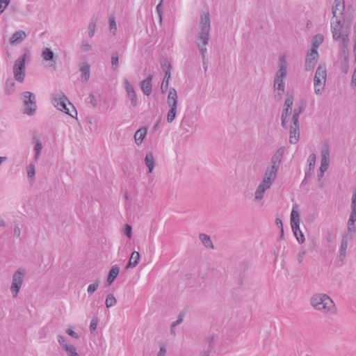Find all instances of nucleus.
<instances>
[{
    "instance_id": "nucleus-1",
    "label": "nucleus",
    "mask_w": 356,
    "mask_h": 356,
    "mask_svg": "<svg viewBox=\"0 0 356 356\" xmlns=\"http://www.w3.org/2000/svg\"><path fill=\"white\" fill-rule=\"evenodd\" d=\"M345 10L344 0H334L332 6V17L331 19V32L332 38L339 42L344 54L348 52V45L350 43V22L342 20L341 17Z\"/></svg>"
},
{
    "instance_id": "nucleus-2",
    "label": "nucleus",
    "mask_w": 356,
    "mask_h": 356,
    "mask_svg": "<svg viewBox=\"0 0 356 356\" xmlns=\"http://www.w3.org/2000/svg\"><path fill=\"white\" fill-rule=\"evenodd\" d=\"M211 19L209 12L200 15V31L197 33L195 43L200 50L202 60L206 58L207 45L210 40Z\"/></svg>"
},
{
    "instance_id": "nucleus-3",
    "label": "nucleus",
    "mask_w": 356,
    "mask_h": 356,
    "mask_svg": "<svg viewBox=\"0 0 356 356\" xmlns=\"http://www.w3.org/2000/svg\"><path fill=\"white\" fill-rule=\"evenodd\" d=\"M284 153V147H281L277 149L270 159V165H268L264 172L263 181L266 184L272 186L276 179L279 168L280 167L283 156Z\"/></svg>"
},
{
    "instance_id": "nucleus-4",
    "label": "nucleus",
    "mask_w": 356,
    "mask_h": 356,
    "mask_svg": "<svg viewBox=\"0 0 356 356\" xmlns=\"http://www.w3.org/2000/svg\"><path fill=\"white\" fill-rule=\"evenodd\" d=\"M310 303L316 310L325 315H332L336 313L335 305L327 294H314L310 299Z\"/></svg>"
},
{
    "instance_id": "nucleus-5",
    "label": "nucleus",
    "mask_w": 356,
    "mask_h": 356,
    "mask_svg": "<svg viewBox=\"0 0 356 356\" xmlns=\"http://www.w3.org/2000/svg\"><path fill=\"white\" fill-rule=\"evenodd\" d=\"M30 53L27 51L20 56L15 62L13 65L14 78L19 83H22L25 78L26 60L30 58Z\"/></svg>"
},
{
    "instance_id": "nucleus-6",
    "label": "nucleus",
    "mask_w": 356,
    "mask_h": 356,
    "mask_svg": "<svg viewBox=\"0 0 356 356\" xmlns=\"http://www.w3.org/2000/svg\"><path fill=\"white\" fill-rule=\"evenodd\" d=\"M327 79V70L325 65H319L314 78V92L321 95L324 90Z\"/></svg>"
},
{
    "instance_id": "nucleus-7",
    "label": "nucleus",
    "mask_w": 356,
    "mask_h": 356,
    "mask_svg": "<svg viewBox=\"0 0 356 356\" xmlns=\"http://www.w3.org/2000/svg\"><path fill=\"white\" fill-rule=\"evenodd\" d=\"M300 215L299 213L294 209H292L291 213V229L294 236L299 243L302 244L305 242V236L301 230L300 229Z\"/></svg>"
},
{
    "instance_id": "nucleus-8",
    "label": "nucleus",
    "mask_w": 356,
    "mask_h": 356,
    "mask_svg": "<svg viewBox=\"0 0 356 356\" xmlns=\"http://www.w3.org/2000/svg\"><path fill=\"white\" fill-rule=\"evenodd\" d=\"M22 95L24 105V113L29 115H33L37 108L34 94L31 92L26 91L24 92Z\"/></svg>"
},
{
    "instance_id": "nucleus-9",
    "label": "nucleus",
    "mask_w": 356,
    "mask_h": 356,
    "mask_svg": "<svg viewBox=\"0 0 356 356\" xmlns=\"http://www.w3.org/2000/svg\"><path fill=\"white\" fill-rule=\"evenodd\" d=\"M24 270L19 269L13 275V280L10 286V291L13 297H16L23 284Z\"/></svg>"
},
{
    "instance_id": "nucleus-10",
    "label": "nucleus",
    "mask_w": 356,
    "mask_h": 356,
    "mask_svg": "<svg viewBox=\"0 0 356 356\" xmlns=\"http://www.w3.org/2000/svg\"><path fill=\"white\" fill-rule=\"evenodd\" d=\"M67 103L72 105L67 97L63 92H60L54 98V104L58 110L73 117V115L70 113V110L67 107Z\"/></svg>"
},
{
    "instance_id": "nucleus-11",
    "label": "nucleus",
    "mask_w": 356,
    "mask_h": 356,
    "mask_svg": "<svg viewBox=\"0 0 356 356\" xmlns=\"http://www.w3.org/2000/svg\"><path fill=\"white\" fill-rule=\"evenodd\" d=\"M300 139V122L292 121L289 127V143L296 144Z\"/></svg>"
},
{
    "instance_id": "nucleus-12",
    "label": "nucleus",
    "mask_w": 356,
    "mask_h": 356,
    "mask_svg": "<svg viewBox=\"0 0 356 356\" xmlns=\"http://www.w3.org/2000/svg\"><path fill=\"white\" fill-rule=\"evenodd\" d=\"M124 86L127 92V97L131 101V106L133 107H136L138 104V99L134 88L127 79H124Z\"/></svg>"
},
{
    "instance_id": "nucleus-13",
    "label": "nucleus",
    "mask_w": 356,
    "mask_h": 356,
    "mask_svg": "<svg viewBox=\"0 0 356 356\" xmlns=\"http://www.w3.org/2000/svg\"><path fill=\"white\" fill-rule=\"evenodd\" d=\"M287 61L285 56H281L279 58L278 70L276 72L275 76L278 79H285L287 76Z\"/></svg>"
},
{
    "instance_id": "nucleus-14",
    "label": "nucleus",
    "mask_w": 356,
    "mask_h": 356,
    "mask_svg": "<svg viewBox=\"0 0 356 356\" xmlns=\"http://www.w3.org/2000/svg\"><path fill=\"white\" fill-rule=\"evenodd\" d=\"M153 79V76L152 74L149 75L145 80L142 81L140 83V87L144 95L149 96L152 90V81Z\"/></svg>"
},
{
    "instance_id": "nucleus-15",
    "label": "nucleus",
    "mask_w": 356,
    "mask_h": 356,
    "mask_svg": "<svg viewBox=\"0 0 356 356\" xmlns=\"http://www.w3.org/2000/svg\"><path fill=\"white\" fill-rule=\"evenodd\" d=\"M27 35L24 31H18L15 32L10 38V44H18L22 42Z\"/></svg>"
},
{
    "instance_id": "nucleus-16",
    "label": "nucleus",
    "mask_w": 356,
    "mask_h": 356,
    "mask_svg": "<svg viewBox=\"0 0 356 356\" xmlns=\"http://www.w3.org/2000/svg\"><path fill=\"white\" fill-rule=\"evenodd\" d=\"M271 185L270 184H264V181H261V182L259 184V185L257 186L256 191H255V196H254V200L255 201H259L263 199L264 194L265 193L266 191L268 188H270Z\"/></svg>"
},
{
    "instance_id": "nucleus-17",
    "label": "nucleus",
    "mask_w": 356,
    "mask_h": 356,
    "mask_svg": "<svg viewBox=\"0 0 356 356\" xmlns=\"http://www.w3.org/2000/svg\"><path fill=\"white\" fill-rule=\"evenodd\" d=\"M147 133V127H141L138 129L134 134V140L136 145H139L142 144L144 138H145Z\"/></svg>"
},
{
    "instance_id": "nucleus-18",
    "label": "nucleus",
    "mask_w": 356,
    "mask_h": 356,
    "mask_svg": "<svg viewBox=\"0 0 356 356\" xmlns=\"http://www.w3.org/2000/svg\"><path fill=\"white\" fill-rule=\"evenodd\" d=\"M54 56L55 55H54V53L53 52V51H51L48 47L44 48L42 51V57L46 61H53L54 63H56V60H54ZM50 67H53L54 69L56 68L55 64H51Z\"/></svg>"
},
{
    "instance_id": "nucleus-19",
    "label": "nucleus",
    "mask_w": 356,
    "mask_h": 356,
    "mask_svg": "<svg viewBox=\"0 0 356 356\" xmlns=\"http://www.w3.org/2000/svg\"><path fill=\"white\" fill-rule=\"evenodd\" d=\"M306 108V103L302 102L299 105H298L293 110V115L291 120L292 121H299L300 115Z\"/></svg>"
},
{
    "instance_id": "nucleus-20",
    "label": "nucleus",
    "mask_w": 356,
    "mask_h": 356,
    "mask_svg": "<svg viewBox=\"0 0 356 356\" xmlns=\"http://www.w3.org/2000/svg\"><path fill=\"white\" fill-rule=\"evenodd\" d=\"M120 273V268L118 266H113L110 270L107 278L108 285H111L115 278L118 277Z\"/></svg>"
},
{
    "instance_id": "nucleus-21",
    "label": "nucleus",
    "mask_w": 356,
    "mask_h": 356,
    "mask_svg": "<svg viewBox=\"0 0 356 356\" xmlns=\"http://www.w3.org/2000/svg\"><path fill=\"white\" fill-rule=\"evenodd\" d=\"M81 79L83 82H87L90 79V65L85 63L80 67Z\"/></svg>"
},
{
    "instance_id": "nucleus-22",
    "label": "nucleus",
    "mask_w": 356,
    "mask_h": 356,
    "mask_svg": "<svg viewBox=\"0 0 356 356\" xmlns=\"http://www.w3.org/2000/svg\"><path fill=\"white\" fill-rule=\"evenodd\" d=\"M145 163L147 167L148 168L149 173H151L155 165V161L151 152H148L146 154L145 157Z\"/></svg>"
},
{
    "instance_id": "nucleus-23",
    "label": "nucleus",
    "mask_w": 356,
    "mask_h": 356,
    "mask_svg": "<svg viewBox=\"0 0 356 356\" xmlns=\"http://www.w3.org/2000/svg\"><path fill=\"white\" fill-rule=\"evenodd\" d=\"M292 113V110L289 109L288 108H284L282 114H281V125L283 129H286L287 122H288V116L290 115Z\"/></svg>"
},
{
    "instance_id": "nucleus-24",
    "label": "nucleus",
    "mask_w": 356,
    "mask_h": 356,
    "mask_svg": "<svg viewBox=\"0 0 356 356\" xmlns=\"http://www.w3.org/2000/svg\"><path fill=\"white\" fill-rule=\"evenodd\" d=\"M330 149L328 145H325L321 149V163L329 165Z\"/></svg>"
},
{
    "instance_id": "nucleus-25",
    "label": "nucleus",
    "mask_w": 356,
    "mask_h": 356,
    "mask_svg": "<svg viewBox=\"0 0 356 356\" xmlns=\"http://www.w3.org/2000/svg\"><path fill=\"white\" fill-rule=\"evenodd\" d=\"M199 238L207 248L213 249V245L211 238L209 235L206 234H200L199 235Z\"/></svg>"
},
{
    "instance_id": "nucleus-26",
    "label": "nucleus",
    "mask_w": 356,
    "mask_h": 356,
    "mask_svg": "<svg viewBox=\"0 0 356 356\" xmlns=\"http://www.w3.org/2000/svg\"><path fill=\"white\" fill-rule=\"evenodd\" d=\"M140 254L138 252L134 251L131 255L129 264L127 267L128 268H134L137 266V264L139 262L140 260Z\"/></svg>"
},
{
    "instance_id": "nucleus-27",
    "label": "nucleus",
    "mask_w": 356,
    "mask_h": 356,
    "mask_svg": "<svg viewBox=\"0 0 356 356\" xmlns=\"http://www.w3.org/2000/svg\"><path fill=\"white\" fill-rule=\"evenodd\" d=\"M175 102H178L177 92L175 88H171L167 98V104H170Z\"/></svg>"
},
{
    "instance_id": "nucleus-28",
    "label": "nucleus",
    "mask_w": 356,
    "mask_h": 356,
    "mask_svg": "<svg viewBox=\"0 0 356 356\" xmlns=\"http://www.w3.org/2000/svg\"><path fill=\"white\" fill-rule=\"evenodd\" d=\"M170 76H171V72H169V70L165 72L164 78L163 79V81H162V83L161 86V90L162 93H165L168 90V82H169V79H170Z\"/></svg>"
},
{
    "instance_id": "nucleus-29",
    "label": "nucleus",
    "mask_w": 356,
    "mask_h": 356,
    "mask_svg": "<svg viewBox=\"0 0 356 356\" xmlns=\"http://www.w3.org/2000/svg\"><path fill=\"white\" fill-rule=\"evenodd\" d=\"M33 142L35 143V147H34V151L35 152V160H38L40 156L41 150L42 149V145L41 142L35 136H34L33 138Z\"/></svg>"
},
{
    "instance_id": "nucleus-30",
    "label": "nucleus",
    "mask_w": 356,
    "mask_h": 356,
    "mask_svg": "<svg viewBox=\"0 0 356 356\" xmlns=\"http://www.w3.org/2000/svg\"><path fill=\"white\" fill-rule=\"evenodd\" d=\"M323 42V36L321 34L316 35L312 39V48L316 49Z\"/></svg>"
},
{
    "instance_id": "nucleus-31",
    "label": "nucleus",
    "mask_w": 356,
    "mask_h": 356,
    "mask_svg": "<svg viewBox=\"0 0 356 356\" xmlns=\"http://www.w3.org/2000/svg\"><path fill=\"white\" fill-rule=\"evenodd\" d=\"M316 160V156L315 154L312 153L309 156V157L307 159V163H308V169H309V170H314Z\"/></svg>"
},
{
    "instance_id": "nucleus-32",
    "label": "nucleus",
    "mask_w": 356,
    "mask_h": 356,
    "mask_svg": "<svg viewBox=\"0 0 356 356\" xmlns=\"http://www.w3.org/2000/svg\"><path fill=\"white\" fill-rule=\"evenodd\" d=\"M64 351L67 353L68 356H80L74 345H70V346L65 347Z\"/></svg>"
},
{
    "instance_id": "nucleus-33",
    "label": "nucleus",
    "mask_w": 356,
    "mask_h": 356,
    "mask_svg": "<svg viewBox=\"0 0 356 356\" xmlns=\"http://www.w3.org/2000/svg\"><path fill=\"white\" fill-rule=\"evenodd\" d=\"M117 302L116 298L112 293L108 294L106 296L105 304L107 308H109L113 305H115Z\"/></svg>"
},
{
    "instance_id": "nucleus-34",
    "label": "nucleus",
    "mask_w": 356,
    "mask_h": 356,
    "mask_svg": "<svg viewBox=\"0 0 356 356\" xmlns=\"http://www.w3.org/2000/svg\"><path fill=\"white\" fill-rule=\"evenodd\" d=\"M111 65L113 70H115L119 66V56L118 52H114L112 54Z\"/></svg>"
},
{
    "instance_id": "nucleus-35",
    "label": "nucleus",
    "mask_w": 356,
    "mask_h": 356,
    "mask_svg": "<svg viewBox=\"0 0 356 356\" xmlns=\"http://www.w3.org/2000/svg\"><path fill=\"white\" fill-rule=\"evenodd\" d=\"M100 281L99 280H95L92 284L88 286L87 292L89 295H92L98 289Z\"/></svg>"
},
{
    "instance_id": "nucleus-36",
    "label": "nucleus",
    "mask_w": 356,
    "mask_h": 356,
    "mask_svg": "<svg viewBox=\"0 0 356 356\" xmlns=\"http://www.w3.org/2000/svg\"><path fill=\"white\" fill-rule=\"evenodd\" d=\"M318 54L316 49L314 48H312L310 51L307 53L306 60H318Z\"/></svg>"
},
{
    "instance_id": "nucleus-37",
    "label": "nucleus",
    "mask_w": 356,
    "mask_h": 356,
    "mask_svg": "<svg viewBox=\"0 0 356 356\" xmlns=\"http://www.w3.org/2000/svg\"><path fill=\"white\" fill-rule=\"evenodd\" d=\"M177 110L169 109L167 114V122L172 123L177 118Z\"/></svg>"
},
{
    "instance_id": "nucleus-38",
    "label": "nucleus",
    "mask_w": 356,
    "mask_h": 356,
    "mask_svg": "<svg viewBox=\"0 0 356 356\" xmlns=\"http://www.w3.org/2000/svg\"><path fill=\"white\" fill-rule=\"evenodd\" d=\"M88 36L90 38H92L95 35V29H96V19L92 18L88 26Z\"/></svg>"
},
{
    "instance_id": "nucleus-39",
    "label": "nucleus",
    "mask_w": 356,
    "mask_h": 356,
    "mask_svg": "<svg viewBox=\"0 0 356 356\" xmlns=\"http://www.w3.org/2000/svg\"><path fill=\"white\" fill-rule=\"evenodd\" d=\"M274 90L277 91V95L281 96L285 90V83H274Z\"/></svg>"
},
{
    "instance_id": "nucleus-40",
    "label": "nucleus",
    "mask_w": 356,
    "mask_h": 356,
    "mask_svg": "<svg viewBox=\"0 0 356 356\" xmlns=\"http://www.w3.org/2000/svg\"><path fill=\"white\" fill-rule=\"evenodd\" d=\"M328 164L326 163H321V166L319 168V170L317 173L318 179L320 180L321 177H323L324 172L327 170L328 168Z\"/></svg>"
},
{
    "instance_id": "nucleus-41",
    "label": "nucleus",
    "mask_w": 356,
    "mask_h": 356,
    "mask_svg": "<svg viewBox=\"0 0 356 356\" xmlns=\"http://www.w3.org/2000/svg\"><path fill=\"white\" fill-rule=\"evenodd\" d=\"M348 248V238L347 236H343L340 245L339 251L341 252V254L346 252Z\"/></svg>"
},
{
    "instance_id": "nucleus-42",
    "label": "nucleus",
    "mask_w": 356,
    "mask_h": 356,
    "mask_svg": "<svg viewBox=\"0 0 356 356\" xmlns=\"http://www.w3.org/2000/svg\"><path fill=\"white\" fill-rule=\"evenodd\" d=\"M161 65L162 68L165 71V72H167L168 70H169V72H171L172 65H171V63L168 61V60H167L165 58L163 59L161 62Z\"/></svg>"
},
{
    "instance_id": "nucleus-43",
    "label": "nucleus",
    "mask_w": 356,
    "mask_h": 356,
    "mask_svg": "<svg viewBox=\"0 0 356 356\" xmlns=\"http://www.w3.org/2000/svg\"><path fill=\"white\" fill-rule=\"evenodd\" d=\"M293 104V98L292 96H289L286 97V99L284 101V108H288L290 110H292Z\"/></svg>"
},
{
    "instance_id": "nucleus-44",
    "label": "nucleus",
    "mask_w": 356,
    "mask_h": 356,
    "mask_svg": "<svg viewBox=\"0 0 356 356\" xmlns=\"http://www.w3.org/2000/svg\"><path fill=\"white\" fill-rule=\"evenodd\" d=\"M318 60H306L305 61V70L306 71H310L313 70Z\"/></svg>"
},
{
    "instance_id": "nucleus-45",
    "label": "nucleus",
    "mask_w": 356,
    "mask_h": 356,
    "mask_svg": "<svg viewBox=\"0 0 356 356\" xmlns=\"http://www.w3.org/2000/svg\"><path fill=\"white\" fill-rule=\"evenodd\" d=\"M35 174V165L34 164H30L27 168V175L29 179H32L34 177Z\"/></svg>"
},
{
    "instance_id": "nucleus-46",
    "label": "nucleus",
    "mask_w": 356,
    "mask_h": 356,
    "mask_svg": "<svg viewBox=\"0 0 356 356\" xmlns=\"http://www.w3.org/2000/svg\"><path fill=\"white\" fill-rule=\"evenodd\" d=\"M97 324H98V319L97 318H95L91 321L90 325V331L91 334H93L95 332V330H97Z\"/></svg>"
},
{
    "instance_id": "nucleus-47",
    "label": "nucleus",
    "mask_w": 356,
    "mask_h": 356,
    "mask_svg": "<svg viewBox=\"0 0 356 356\" xmlns=\"http://www.w3.org/2000/svg\"><path fill=\"white\" fill-rule=\"evenodd\" d=\"M124 234L129 238H131L132 236V227L129 224H126L124 228Z\"/></svg>"
},
{
    "instance_id": "nucleus-48",
    "label": "nucleus",
    "mask_w": 356,
    "mask_h": 356,
    "mask_svg": "<svg viewBox=\"0 0 356 356\" xmlns=\"http://www.w3.org/2000/svg\"><path fill=\"white\" fill-rule=\"evenodd\" d=\"M341 51H343L341 49ZM343 54L344 55V63H343V71L345 74L348 73V51L346 53V54H344L343 51H342Z\"/></svg>"
},
{
    "instance_id": "nucleus-49",
    "label": "nucleus",
    "mask_w": 356,
    "mask_h": 356,
    "mask_svg": "<svg viewBox=\"0 0 356 356\" xmlns=\"http://www.w3.org/2000/svg\"><path fill=\"white\" fill-rule=\"evenodd\" d=\"M307 254V251L305 250H302L300 252H298L297 255V259L299 264H302L303 261L305 257Z\"/></svg>"
},
{
    "instance_id": "nucleus-50",
    "label": "nucleus",
    "mask_w": 356,
    "mask_h": 356,
    "mask_svg": "<svg viewBox=\"0 0 356 356\" xmlns=\"http://www.w3.org/2000/svg\"><path fill=\"white\" fill-rule=\"evenodd\" d=\"M58 341L63 350H65V347L70 346L61 335H58Z\"/></svg>"
},
{
    "instance_id": "nucleus-51",
    "label": "nucleus",
    "mask_w": 356,
    "mask_h": 356,
    "mask_svg": "<svg viewBox=\"0 0 356 356\" xmlns=\"http://www.w3.org/2000/svg\"><path fill=\"white\" fill-rule=\"evenodd\" d=\"M356 221V210H351V213L348 219V224H353Z\"/></svg>"
},
{
    "instance_id": "nucleus-52",
    "label": "nucleus",
    "mask_w": 356,
    "mask_h": 356,
    "mask_svg": "<svg viewBox=\"0 0 356 356\" xmlns=\"http://www.w3.org/2000/svg\"><path fill=\"white\" fill-rule=\"evenodd\" d=\"M81 47V49L85 52L89 51L92 49V46L88 42L86 41H83L82 42Z\"/></svg>"
},
{
    "instance_id": "nucleus-53",
    "label": "nucleus",
    "mask_w": 356,
    "mask_h": 356,
    "mask_svg": "<svg viewBox=\"0 0 356 356\" xmlns=\"http://www.w3.org/2000/svg\"><path fill=\"white\" fill-rule=\"evenodd\" d=\"M162 1H163L161 0L160 3L156 6V11H157V13L159 15V17L161 21L162 19V13H163V11H162Z\"/></svg>"
},
{
    "instance_id": "nucleus-54",
    "label": "nucleus",
    "mask_w": 356,
    "mask_h": 356,
    "mask_svg": "<svg viewBox=\"0 0 356 356\" xmlns=\"http://www.w3.org/2000/svg\"><path fill=\"white\" fill-rule=\"evenodd\" d=\"M66 333L71 336L73 338H75V339H79V336L78 335V334L76 332H75L74 330H72V329L70 328H68L67 330H66Z\"/></svg>"
},
{
    "instance_id": "nucleus-55",
    "label": "nucleus",
    "mask_w": 356,
    "mask_h": 356,
    "mask_svg": "<svg viewBox=\"0 0 356 356\" xmlns=\"http://www.w3.org/2000/svg\"><path fill=\"white\" fill-rule=\"evenodd\" d=\"M90 103L92 105L93 107H96L97 106V99L94 95L90 94L88 97Z\"/></svg>"
},
{
    "instance_id": "nucleus-56",
    "label": "nucleus",
    "mask_w": 356,
    "mask_h": 356,
    "mask_svg": "<svg viewBox=\"0 0 356 356\" xmlns=\"http://www.w3.org/2000/svg\"><path fill=\"white\" fill-rule=\"evenodd\" d=\"M166 354V348L165 345H162L160 346L159 351L156 356H165Z\"/></svg>"
},
{
    "instance_id": "nucleus-57",
    "label": "nucleus",
    "mask_w": 356,
    "mask_h": 356,
    "mask_svg": "<svg viewBox=\"0 0 356 356\" xmlns=\"http://www.w3.org/2000/svg\"><path fill=\"white\" fill-rule=\"evenodd\" d=\"M350 83H351V86H356V67L354 70Z\"/></svg>"
},
{
    "instance_id": "nucleus-58",
    "label": "nucleus",
    "mask_w": 356,
    "mask_h": 356,
    "mask_svg": "<svg viewBox=\"0 0 356 356\" xmlns=\"http://www.w3.org/2000/svg\"><path fill=\"white\" fill-rule=\"evenodd\" d=\"M351 210H356V195L352 196Z\"/></svg>"
},
{
    "instance_id": "nucleus-59",
    "label": "nucleus",
    "mask_w": 356,
    "mask_h": 356,
    "mask_svg": "<svg viewBox=\"0 0 356 356\" xmlns=\"http://www.w3.org/2000/svg\"><path fill=\"white\" fill-rule=\"evenodd\" d=\"M348 229L349 233H355V229H356L355 223L351 224V225L348 223Z\"/></svg>"
},
{
    "instance_id": "nucleus-60",
    "label": "nucleus",
    "mask_w": 356,
    "mask_h": 356,
    "mask_svg": "<svg viewBox=\"0 0 356 356\" xmlns=\"http://www.w3.org/2000/svg\"><path fill=\"white\" fill-rule=\"evenodd\" d=\"M109 25H110V29L111 31H113V29L115 31L117 29L116 24L114 21V19L109 21Z\"/></svg>"
},
{
    "instance_id": "nucleus-61",
    "label": "nucleus",
    "mask_w": 356,
    "mask_h": 356,
    "mask_svg": "<svg viewBox=\"0 0 356 356\" xmlns=\"http://www.w3.org/2000/svg\"><path fill=\"white\" fill-rule=\"evenodd\" d=\"M313 171L314 170H309V169H308L305 172V178L310 179L313 175Z\"/></svg>"
},
{
    "instance_id": "nucleus-62",
    "label": "nucleus",
    "mask_w": 356,
    "mask_h": 356,
    "mask_svg": "<svg viewBox=\"0 0 356 356\" xmlns=\"http://www.w3.org/2000/svg\"><path fill=\"white\" fill-rule=\"evenodd\" d=\"M275 223H276V225L279 227V228H282L283 227V224H282V220L279 218H277L275 219Z\"/></svg>"
},
{
    "instance_id": "nucleus-63",
    "label": "nucleus",
    "mask_w": 356,
    "mask_h": 356,
    "mask_svg": "<svg viewBox=\"0 0 356 356\" xmlns=\"http://www.w3.org/2000/svg\"><path fill=\"white\" fill-rule=\"evenodd\" d=\"M21 230L19 227H15L14 229V235L17 237H19Z\"/></svg>"
},
{
    "instance_id": "nucleus-64",
    "label": "nucleus",
    "mask_w": 356,
    "mask_h": 356,
    "mask_svg": "<svg viewBox=\"0 0 356 356\" xmlns=\"http://www.w3.org/2000/svg\"><path fill=\"white\" fill-rule=\"evenodd\" d=\"M170 109L177 110L178 102H175L173 104H168Z\"/></svg>"
}]
</instances>
